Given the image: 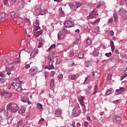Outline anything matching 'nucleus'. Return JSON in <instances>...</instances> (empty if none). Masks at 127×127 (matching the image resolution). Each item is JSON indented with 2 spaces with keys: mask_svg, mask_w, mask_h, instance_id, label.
Instances as JSON below:
<instances>
[{
  "mask_svg": "<svg viewBox=\"0 0 127 127\" xmlns=\"http://www.w3.org/2000/svg\"><path fill=\"white\" fill-rule=\"evenodd\" d=\"M79 101H80L81 103H83V102H84V98H83V97H81L79 98Z\"/></svg>",
  "mask_w": 127,
  "mask_h": 127,
  "instance_id": "49530a36",
  "label": "nucleus"
},
{
  "mask_svg": "<svg viewBox=\"0 0 127 127\" xmlns=\"http://www.w3.org/2000/svg\"><path fill=\"white\" fill-rule=\"evenodd\" d=\"M23 122V121H22V120H20L18 123V125H22Z\"/></svg>",
  "mask_w": 127,
  "mask_h": 127,
  "instance_id": "774afa93",
  "label": "nucleus"
},
{
  "mask_svg": "<svg viewBox=\"0 0 127 127\" xmlns=\"http://www.w3.org/2000/svg\"><path fill=\"white\" fill-rule=\"evenodd\" d=\"M51 87L52 88L54 87V79H52L51 80V84H50Z\"/></svg>",
  "mask_w": 127,
  "mask_h": 127,
  "instance_id": "c9c22d12",
  "label": "nucleus"
},
{
  "mask_svg": "<svg viewBox=\"0 0 127 127\" xmlns=\"http://www.w3.org/2000/svg\"><path fill=\"white\" fill-rule=\"evenodd\" d=\"M36 12L37 15L40 14L41 12V8H37V10H36Z\"/></svg>",
  "mask_w": 127,
  "mask_h": 127,
  "instance_id": "393cba45",
  "label": "nucleus"
},
{
  "mask_svg": "<svg viewBox=\"0 0 127 127\" xmlns=\"http://www.w3.org/2000/svg\"><path fill=\"white\" fill-rule=\"evenodd\" d=\"M111 55H112V53L110 52L109 53H106L105 54V56L107 57H110V56H111Z\"/></svg>",
  "mask_w": 127,
  "mask_h": 127,
  "instance_id": "a18cd8bd",
  "label": "nucleus"
},
{
  "mask_svg": "<svg viewBox=\"0 0 127 127\" xmlns=\"http://www.w3.org/2000/svg\"><path fill=\"white\" fill-rule=\"evenodd\" d=\"M48 61L49 62V66L48 67V69L50 70L51 69H54V66L53 65V63L55 61V59L53 57V56H49L48 57Z\"/></svg>",
  "mask_w": 127,
  "mask_h": 127,
  "instance_id": "7ed1b4c3",
  "label": "nucleus"
},
{
  "mask_svg": "<svg viewBox=\"0 0 127 127\" xmlns=\"http://www.w3.org/2000/svg\"><path fill=\"white\" fill-rule=\"evenodd\" d=\"M102 6V4L101 3H99L97 6H96V8H100V6Z\"/></svg>",
  "mask_w": 127,
  "mask_h": 127,
  "instance_id": "052dcab7",
  "label": "nucleus"
},
{
  "mask_svg": "<svg viewBox=\"0 0 127 127\" xmlns=\"http://www.w3.org/2000/svg\"><path fill=\"white\" fill-rule=\"evenodd\" d=\"M90 81H91L90 76H88L87 77L85 78L84 84H88V83H89Z\"/></svg>",
  "mask_w": 127,
  "mask_h": 127,
  "instance_id": "4468645a",
  "label": "nucleus"
},
{
  "mask_svg": "<svg viewBox=\"0 0 127 127\" xmlns=\"http://www.w3.org/2000/svg\"><path fill=\"white\" fill-rule=\"evenodd\" d=\"M80 107L76 106L72 111V115H73L74 117H78V116L80 115Z\"/></svg>",
  "mask_w": 127,
  "mask_h": 127,
  "instance_id": "0eeeda50",
  "label": "nucleus"
},
{
  "mask_svg": "<svg viewBox=\"0 0 127 127\" xmlns=\"http://www.w3.org/2000/svg\"><path fill=\"white\" fill-rule=\"evenodd\" d=\"M114 21V19L113 18H110L109 20V23H112Z\"/></svg>",
  "mask_w": 127,
  "mask_h": 127,
  "instance_id": "4d7b16f0",
  "label": "nucleus"
},
{
  "mask_svg": "<svg viewBox=\"0 0 127 127\" xmlns=\"http://www.w3.org/2000/svg\"><path fill=\"white\" fill-rule=\"evenodd\" d=\"M62 113V110L60 109H58L56 111L55 115H57V116L59 115H61V113Z\"/></svg>",
  "mask_w": 127,
  "mask_h": 127,
  "instance_id": "dca6fc26",
  "label": "nucleus"
},
{
  "mask_svg": "<svg viewBox=\"0 0 127 127\" xmlns=\"http://www.w3.org/2000/svg\"><path fill=\"white\" fill-rule=\"evenodd\" d=\"M1 95L2 96H5V94H6V92H2L0 93Z\"/></svg>",
  "mask_w": 127,
  "mask_h": 127,
  "instance_id": "338daca9",
  "label": "nucleus"
},
{
  "mask_svg": "<svg viewBox=\"0 0 127 127\" xmlns=\"http://www.w3.org/2000/svg\"><path fill=\"white\" fill-rule=\"evenodd\" d=\"M108 80L109 81L111 80L112 79V75L111 74H108V78H107Z\"/></svg>",
  "mask_w": 127,
  "mask_h": 127,
  "instance_id": "c03bdc74",
  "label": "nucleus"
},
{
  "mask_svg": "<svg viewBox=\"0 0 127 127\" xmlns=\"http://www.w3.org/2000/svg\"><path fill=\"white\" fill-rule=\"evenodd\" d=\"M62 78H63V74H60L58 75V78H59V79H62Z\"/></svg>",
  "mask_w": 127,
  "mask_h": 127,
  "instance_id": "8fccbe9b",
  "label": "nucleus"
},
{
  "mask_svg": "<svg viewBox=\"0 0 127 127\" xmlns=\"http://www.w3.org/2000/svg\"><path fill=\"white\" fill-rule=\"evenodd\" d=\"M64 25L65 27L67 28H70L71 27H73L74 26V24L71 21L67 20L65 21L64 23Z\"/></svg>",
  "mask_w": 127,
  "mask_h": 127,
  "instance_id": "6e6552de",
  "label": "nucleus"
},
{
  "mask_svg": "<svg viewBox=\"0 0 127 127\" xmlns=\"http://www.w3.org/2000/svg\"><path fill=\"white\" fill-rule=\"evenodd\" d=\"M42 33V31H38L37 32V35H41Z\"/></svg>",
  "mask_w": 127,
  "mask_h": 127,
  "instance_id": "13d9d810",
  "label": "nucleus"
},
{
  "mask_svg": "<svg viewBox=\"0 0 127 127\" xmlns=\"http://www.w3.org/2000/svg\"><path fill=\"white\" fill-rule=\"evenodd\" d=\"M75 78H76V75H74L71 76V80H75Z\"/></svg>",
  "mask_w": 127,
  "mask_h": 127,
  "instance_id": "680f3d73",
  "label": "nucleus"
},
{
  "mask_svg": "<svg viewBox=\"0 0 127 127\" xmlns=\"http://www.w3.org/2000/svg\"><path fill=\"white\" fill-rule=\"evenodd\" d=\"M30 67V65L29 64H26L25 66V67L26 68V69H28Z\"/></svg>",
  "mask_w": 127,
  "mask_h": 127,
  "instance_id": "bf43d9fd",
  "label": "nucleus"
},
{
  "mask_svg": "<svg viewBox=\"0 0 127 127\" xmlns=\"http://www.w3.org/2000/svg\"><path fill=\"white\" fill-rule=\"evenodd\" d=\"M98 9L95 8L92 12H90L89 16L87 17V20H90V19H93L95 17V15H98Z\"/></svg>",
  "mask_w": 127,
  "mask_h": 127,
  "instance_id": "20e7f679",
  "label": "nucleus"
},
{
  "mask_svg": "<svg viewBox=\"0 0 127 127\" xmlns=\"http://www.w3.org/2000/svg\"><path fill=\"white\" fill-rule=\"evenodd\" d=\"M96 93H98V86L97 85H95L93 95H95V94H96Z\"/></svg>",
  "mask_w": 127,
  "mask_h": 127,
  "instance_id": "7c9ffc66",
  "label": "nucleus"
},
{
  "mask_svg": "<svg viewBox=\"0 0 127 127\" xmlns=\"http://www.w3.org/2000/svg\"><path fill=\"white\" fill-rule=\"evenodd\" d=\"M61 30L62 33H63V34H65V33H67V32H68V31L65 29H63Z\"/></svg>",
  "mask_w": 127,
  "mask_h": 127,
  "instance_id": "e433bc0d",
  "label": "nucleus"
},
{
  "mask_svg": "<svg viewBox=\"0 0 127 127\" xmlns=\"http://www.w3.org/2000/svg\"><path fill=\"white\" fill-rule=\"evenodd\" d=\"M5 82V78H0V83H1V84H3Z\"/></svg>",
  "mask_w": 127,
  "mask_h": 127,
  "instance_id": "473e14b6",
  "label": "nucleus"
},
{
  "mask_svg": "<svg viewBox=\"0 0 127 127\" xmlns=\"http://www.w3.org/2000/svg\"><path fill=\"white\" fill-rule=\"evenodd\" d=\"M113 93H114V90L112 88H110L106 92V94L107 95H111V94H113Z\"/></svg>",
  "mask_w": 127,
  "mask_h": 127,
  "instance_id": "6ab92c4d",
  "label": "nucleus"
},
{
  "mask_svg": "<svg viewBox=\"0 0 127 127\" xmlns=\"http://www.w3.org/2000/svg\"><path fill=\"white\" fill-rule=\"evenodd\" d=\"M25 112V108L24 107H21V109L18 111L19 114H23Z\"/></svg>",
  "mask_w": 127,
  "mask_h": 127,
  "instance_id": "f3484780",
  "label": "nucleus"
},
{
  "mask_svg": "<svg viewBox=\"0 0 127 127\" xmlns=\"http://www.w3.org/2000/svg\"><path fill=\"white\" fill-rule=\"evenodd\" d=\"M13 68H14V66H12V67L7 66L5 68L6 71H8L10 72V71H12Z\"/></svg>",
  "mask_w": 127,
  "mask_h": 127,
  "instance_id": "a211bd4d",
  "label": "nucleus"
},
{
  "mask_svg": "<svg viewBox=\"0 0 127 127\" xmlns=\"http://www.w3.org/2000/svg\"><path fill=\"white\" fill-rule=\"evenodd\" d=\"M37 108L38 109V110H42V109H43V108L42 107V104L40 103H37Z\"/></svg>",
  "mask_w": 127,
  "mask_h": 127,
  "instance_id": "412c9836",
  "label": "nucleus"
},
{
  "mask_svg": "<svg viewBox=\"0 0 127 127\" xmlns=\"http://www.w3.org/2000/svg\"><path fill=\"white\" fill-rule=\"evenodd\" d=\"M94 56H98L99 55V52L98 51H94L93 53Z\"/></svg>",
  "mask_w": 127,
  "mask_h": 127,
  "instance_id": "f704fd0d",
  "label": "nucleus"
},
{
  "mask_svg": "<svg viewBox=\"0 0 127 127\" xmlns=\"http://www.w3.org/2000/svg\"><path fill=\"white\" fill-rule=\"evenodd\" d=\"M18 5H19L20 8H23L24 7V2H23V3L21 2H19Z\"/></svg>",
  "mask_w": 127,
  "mask_h": 127,
  "instance_id": "b1692460",
  "label": "nucleus"
},
{
  "mask_svg": "<svg viewBox=\"0 0 127 127\" xmlns=\"http://www.w3.org/2000/svg\"><path fill=\"white\" fill-rule=\"evenodd\" d=\"M86 43L88 45H91V44H92V41L90 39L89 37H88V38L87 39V40L86 41Z\"/></svg>",
  "mask_w": 127,
  "mask_h": 127,
  "instance_id": "c85d7f7f",
  "label": "nucleus"
},
{
  "mask_svg": "<svg viewBox=\"0 0 127 127\" xmlns=\"http://www.w3.org/2000/svg\"><path fill=\"white\" fill-rule=\"evenodd\" d=\"M24 21L26 22V23H28V22H29V20L28 18H26L24 20Z\"/></svg>",
  "mask_w": 127,
  "mask_h": 127,
  "instance_id": "603ef678",
  "label": "nucleus"
},
{
  "mask_svg": "<svg viewBox=\"0 0 127 127\" xmlns=\"http://www.w3.org/2000/svg\"><path fill=\"white\" fill-rule=\"evenodd\" d=\"M0 113H3V114H4V113H5V110H4V108H2L0 109Z\"/></svg>",
  "mask_w": 127,
  "mask_h": 127,
  "instance_id": "a19ab883",
  "label": "nucleus"
},
{
  "mask_svg": "<svg viewBox=\"0 0 127 127\" xmlns=\"http://www.w3.org/2000/svg\"><path fill=\"white\" fill-rule=\"evenodd\" d=\"M43 45H44V44L42 42H40L39 43V45L38 46V48H41Z\"/></svg>",
  "mask_w": 127,
  "mask_h": 127,
  "instance_id": "c756f323",
  "label": "nucleus"
},
{
  "mask_svg": "<svg viewBox=\"0 0 127 127\" xmlns=\"http://www.w3.org/2000/svg\"><path fill=\"white\" fill-rule=\"evenodd\" d=\"M16 0H11V1H12V4H15V2H16Z\"/></svg>",
  "mask_w": 127,
  "mask_h": 127,
  "instance_id": "69168bd1",
  "label": "nucleus"
},
{
  "mask_svg": "<svg viewBox=\"0 0 127 127\" xmlns=\"http://www.w3.org/2000/svg\"><path fill=\"white\" fill-rule=\"evenodd\" d=\"M93 64V62L91 61H87L84 63V66L85 67H87V68H89V67H90V66Z\"/></svg>",
  "mask_w": 127,
  "mask_h": 127,
  "instance_id": "9d476101",
  "label": "nucleus"
},
{
  "mask_svg": "<svg viewBox=\"0 0 127 127\" xmlns=\"http://www.w3.org/2000/svg\"><path fill=\"white\" fill-rule=\"evenodd\" d=\"M5 16V14L4 13L1 14V18L2 19L4 18Z\"/></svg>",
  "mask_w": 127,
  "mask_h": 127,
  "instance_id": "e2e57ef3",
  "label": "nucleus"
},
{
  "mask_svg": "<svg viewBox=\"0 0 127 127\" xmlns=\"http://www.w3.org/2000/svg\"><path fill=\"white\" fill-rule=\"evenodd\" d=\"M110 35H111V36H114V34H115L114 33V31H113V30L110 31Z\"/></svg>",
  "mask_w": 127,
  "mask_h": 127,
  "instance_id": "864d4df0",
  "label": "nucleus"
},
{
  "mask_svg": "<svg viewBox=\"0 0 127 127\" xmlns=\"http://www.w3.org/2000/svg\"><path fill=\"white\" fill-rule=\"evenodd\" d=\"M56 47V45L54 44L53 45H51V47L49 48L48 50H51V49H54Z\"/></svg>",
  "mask_w": 127,
  "mask_h": 127,
  "instance_id": "2f4dec72",
  "label": "nucleus"
},
{
  "mask_svg": "<svg viewBox=\"0 0 127 127\" xmlns=\"http://www.w3.org/2000/svg\"><path fill=\"white\" fill-rule=\"evenodd\" d=\"M46 12H47V10L44 9V10H41V15H44V14H46Z\"/></svg>",
  "mask_w": 127,
  "mask_h": 127,
  "instance_id": "5701e85b",
  "label": "nucleus"
},
{
  "mask_svg": "<svg viewBox=\"0 0 127 127\" xmlns=\"http://www.w3.org/2000/svg\"><path fill=\"white\" fill-rule=\"evenodd\" d=\"M19 80L18 78H16L15 80H13L12 83H9L10 85H12L14 87V90L17 91L18 92H22V88L20 86V84H19L16 81Z\"/></svg>",
  "mask_w": 127,
  "mask_h": 127,
  "instance_id": "f257e3e1",
  "label": "nucleus"
},
{
  "mask_svg": "<svg viewBox=\"0 0 127 127\" xmlns=\"http://www.w3.org/2000/svg\"><path fill=\"white\" fill-rule=\"evenodd\" d=\"M119 59V57L118 56H115L111 58V62H113V63H116L118 60Z\"/></svg>",
  "mask_w": 127,
  "mask_h": 127,
  "instance_id": "9b49d317",
  "label": "nucleus"
},
{
  "mask_svg": "<svg viewBox=\"0 0 127 127\" xmlns=\"http://www.w3.org/2000/svg\"><path fill=\"white\" fill-rule=\"evenodd\" d=\"M10 15L13 18H15L16 17V13L14 12H11L10 13Z\"/></svg>",
  "mask_w": 127,
  "mask_h": 127,
  "instance_id": "4be33fe9",
  "label": "nucleus"
},
{
  "mask_svg": "<svg viewBox=\"0 0 127 127\" xmlns=\"http://www.w3.org/2000/svg\"><path fill=\"white\" fill-rule=\"evenodd\" d=\"M122 120V118L120 117H114L113 118V121L114 123H115L116 124H119V123H121V120Z\"/></svg>",
  "mask_w": 127,
  "mask_h": 127,
  "instance_id": "1a4fd4ad",
  "label": "nucleus"
},
{
  "mask_svg": "<svg viewBox=\"0 0 127 127\" xmlns=\"http://www.w3.org/2000/svg\"><path fill=\"white\" fill-rule=\"evenodd\" d=\"M5 97L6 98H11V97H12V94H9L7 92H6Z\"/></svg>",
  "mask_w": 127,
  "mask_h": 127,
  "instance_id": "bb28decb",
  "label": "nucleus"
},
{
  "mask_svg": "<svg viewBox=\"0 0 127 127\" xmlns=\"http://www.w3.org/2000/svg\"><path fill=\"white\" fill-rule=\"evenodd\" d=\"M88 126H89V123H88V122H87V121H85L84 122V127H88Z\"/></svg>",
  "mask_w": 127,
  "mask_h": 127,
  "instance_id": "de8ad7c7",
  "label": "nucleus"
},
{
  "mask_svg": "<svg viewBox=\"0 0 127 127\" xmlns=\"http://www.w3.org/2000/svg\"><path fill=\"white\" fill-rule=\"evenodd\" d=\"M76 7L78 8V7H80V6H82V3L77 2L76 3Z\"/></svg>",
  "mask_w": 127,
  "mask_h": 127,
  "instance_id": "4c0bfd02",
  "label": "nucleus"
},
{
  "mask_svg": "<svg viewBox=\"0 0 127 127\" xmlns=\"http://www.w3.org/2000/svg\"><path fill=\"white\" fill-rule=\"evenodd\" d=\"M114 104L117 105V104H120V100H117L114 101Z\"/></svg>",
  "mask_w": 127,
  "mask_h": 127,
  "instance_id": "09e8293b",
  "label": "nucleus"
},
{
  "mask_svg": "<svg viewBox=\"0 0 127 127\" xmlns=\"http://www.w3.org/2000/svg\"><path fill=\"white\" fill-rule=\"evenodd\" d=\"M38 72V68L36 66L32 67L29 70V73L31 76H34Z\"/></svg>",
  "mask_w": 127,
  "mask_h": 127,
  "instance_id": "423d86ee",
  "label": "nucleus"
},
{
  "mask_svg": "<svg viewBox=\"0 0 127 127\" xmlns=\"http://www.w3.org/2000/svg\"><path fill=\"white\" fill-rule=\"evenodd\" d=\"M28 101V98L27 97H25V99H23L22 100V102H23V103H26V102H27Z\"/></svg>",
  "mask_w": 127,
  "mask_h": 127,
  "instance_id": "ea45409f",
  "label": "nucleus"
},
{
  "mask_svg": "<svg viewBox=\"0 0 127 127\" xmlns=\"http://www.w3.org/2000/svg\"><path fill=\"white\" fill-rule=\"evenodd\" d=\"M124 92V89L123 87H120V89L116 90V93H117V95H120V94H121V93H123Z\"/></svg>",
  "mask_w": 127,
  "mask_h": 127,
  "instance_id": "ddd939ff",
  "label": "nucleus"
},
{
  "mask_svg": "<svg viewBox=\"0 0 127 127\" xmlns=\"http://www.w3.org/2000/svg\"><path fill=\"white\" fill-rule=\"evenodd\" d=\"M119 13L123 19H127V12L124 9L121 8L119 10Z\"/></svg>",
  "mask_w": 127,
  "mask_h": 127,
  "instance_id": "39448f33",
  "label": "nucleus"
},
{
  "mask_svg": "<svg viewBox=\"0 0 127 127\" xmlns=\"http://www.w3.org/2000/svg\"><path fill=\"white\" fill-rule=\"evenodd\" d=\"M37 54H38L37 50H34L31 54V57H32V58H34L35 55H36Z\"/></svg>",
  "mask_w": 127,
  "mask_h": 127,
  "instance_id": "f8f14e48",
  "label": "nucleus"
},
{
  "mask_svg": "<svg viewBox=\"0 0 127 127\" xmlns=\"http://www.w3.org/2000/svg\"><path fill=\"white\" fill-rule=\"evenodd\" d=\"M79 42H80V39H79V38H77L75 41V43H76V44H78Z\"/></svg>",
  "mask_w": 127,
  "mask_h": 127,
  "instance_id": "3c124183",
  "label": "nucleus"
},
{
  "mask_svg": "<svg viewBox=\"0 0 127 127\" xmlns=\"http://www.w3.org/2000/svg\"><path fill=\"white\" fill-rule=\"evenodd\" d=\"M58 39H59L60 40L62 39V38H63V33H62L61 32H60L58 34Z\"/></svg>",
  "mask_w": 127,
  "mask_h": 127,
  "instance_id": "2eb2a0df",
  "label": "nucleus"
},
{
  "mask_svg": "<svg viewBox=\"0 0 127 127\" xmlns=\"http://www.w3.org/2000/svg\"><path fill=\"white\" fill-rule=\"evenodd\" d=\"M69 56L70 57H73V56H74V51H70L69 53Z\"/></svg>",
  "mask_w": 127,
  "mask_h": 127,
  "instance_id": "58836bf2",
  "label": "nucleus"
},
{
  "mask_svg": "<svg viewBox=\"0 0 127 127\" xmlns=\"http://www.w3.org/2000/svg\"><path fill=\"white\" fill-rule=\"evenodd\" d=\"M36 26H39V22L37 19L36 20Z\"/></svg>",
  "mask_w": 127,
  "mask_h": 127,
  "instance_id": "5fc2aeb1",
  "label": "nucleus"
},
{
  "mask_svg": "<svg viewBox=\"0 0 127 127\" xmlns=\"http://www.w3.org/2000/svg\"><path fill=\"white\" fill-rule=\"evenodd\" d=\"M126 77H127V72L122 75V76H121V80H124V79H125V78H126Z\"/></svg>",
  "mask_w": 127,
  "mask_h": 127,
  "instance_id": "72a5a7b5",
  "label": "nucleus"
},
{
  "mask_svg": "<svg viewBox=\"0 0 127 127\" xmlns=\"http://www.w3.org/2000/svg\"><path fill=\"white\" fill-rule=\"evenodd\" d=\"M78 57L80 59L83 58V57H84V55H83V52H81L78 54Z\"/></svg>",
  "mask_w": 127,
  "mask_h": 127,
  "instance_id": "cd10ccee",
  "label": "nucleus"
},
{
  "mask_svg": "<svg viewBox=\"0 0 127 127\" xmlns=\"http://www.w3.org/2000/svg\"><path fill=\"white\" fill-rule=\"evenodd\" d=\"M111 49H112V52H114V51H115V46H112Z\"/></svg>",
  "mask_w": 127,
  "mask_h": 127,
  "instance_id": "0e129e2a",
  "label": "nucleus"
},
{
  "mask_svg": "<svg viewBox=\"0 0 127 127\" xmlns=\"http://www.w3.org/2000/svg\"><path fill=\"white\" fill-rule=\"evenodd\" d=\"M114 20L116 22H118V16L117 15L114 14Z\"/></svg>",
  "mask_w": 127,
  "mask_h": 127,
  "instance_id": "79ce46f5",
  "label": "nucleus"
},
{
  "mask_svg": "<svg viewBox=\"0 0 127 127\" xmlns=\"http://www.w3.org/2000/svg\"><path fill=\"white\" fill-rule=\"evenodd\" d=\"M18 109H19V107L17 104L14 103H10L7 107L8 111L14 112V113H15V112H17L18 111Z\"/></svg>",
  "mask_w": 127,
  "mask_h": 127,
  "instance_id": "f03ea898",
  "label": "nucleus"
},
{
  "mask_svg": "<svg viewBox=\"0 0 127 127\" xmlns=\"http://www.w3.org/2000/svg\"><path fill=\"white\" fill-rule=\"evenodd\" d=\"M69 6L72 10H74L75 9V5L73 4V3H69Z\"/></svg>",
  "mask_w": 127,
  "mask_h": 127,
  "instance_id": "aec40b11",
  "label": "nucleus"
},
{
  "mask_svg": "<svg viewBox=\"0 0 127 127\" xmlns=\"http://www.w3.org/2000/svg\"><path fill=\"white\" fill-rule=\"evenodd\" d=\"M60 11V15H63V14H64V12H63V10H62V8H60L59 9Z\"/></svg>",
  "mask_w": 127,
  "mask_h": 127,
  "instance_id": "37998d69",
  "label": "nucleus"
},
{
  "mask_svg": "<svg viewBox=\"0 0 127 127\" xmlns=\"http://www.w3.org/2000/svg\"><path fill=\"white\" fill-rule=\"evenodd\" d=\"M0 77H2V78H4L5 75L2 73V72L0 73Z\"/></svg>",
  "mask_w": 127,
  "mask_h": 127,
  "instance_id": "6e6d98bb",
  "label": "nucleus"
},
{
  "mask_svg": "<svg viewBox=\"0 0 127 127\" xmlns=\"http://www.w3.org/2000/svg\"><path fill=\"white\" fill-rule=\"evenodd\" d=\"M94 32H95V33H96V34H99L100 32V28L99 27H96L94 29Z\"/></svg>",
  "mask_w": 127,
  "mask_h": 127,
  "instance_id": "a878e982",
  "label": "nucleus"
}]
</instances>
